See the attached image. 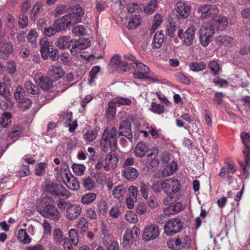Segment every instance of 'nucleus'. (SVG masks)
<instances>
[{
	"label": "nucleus",
	"mask_w": 250,
	"mask_h": 250,
	"mask_svg": "<svg viewBox=\"0 0 250 250\" xmlns=\"http://www.w3.org/2000/svg\"><path fill=\"white\" fill-rule=\"evenodd\" d=\"M75 43L73 44L72 47L70 50L72 54L76 53L78 49H84L90 46V42L88 39H83L79 41H75Z\"/></svg>",
	"instance_id": "4be33fe9"
},
{
	"label": "nucleus",
	"mask_w": 250,
	"mask_h": 250,
	"mask_svg": "<svg viewBox=\"0 0 250 250\" xmlns=\"http://www.w3.org/2000/svg\"><path fill=\"white\" fill-rule=\"evenodd\" d=\"M140 186L141 194L143 197L146 199L148 197V191L149 188V185L141 182Z\"/></svg>",
	"instance_id": "bf43d9fd"
},
{
	"label": "nucleus",
	"mask_w": 250,
	"mask_h": 250,
	"mask_svg": "<svg viewBox=\"0 0 250 250\" xmlns=\"http://www.w3.org/2000/svg\"><path fill=\"white\" fill-rule=\"evenodd\" d=\"M181 187V182L174 177L163 180V192L167 195L176 194L180 191Z\"/></svg>",
	"instance_id": "20e7f679"
},
{
	"label": "nucleus",
	"mask_w": 250,
	"mask_h": 250,
	"mask_svg": "<svg viewBox=\"0 0 250 250\" xmlns=\"http://www.w3.org/2000/svg\"><path fill=\"white\" fill-rule=\"evenodd\" d=\"M117 129L112 127L110 130L105 129L102 135L101 146L102 150L107 152L109 148L112 151H114L117 148Z\"/></svg>",
	"instance_id": "f03ea898"
},
{
	"label": "nucleus",
	"mask_w": 250,
	"mask_h": 250,
	"mask_svg": "<svg viewBox=\"0 0 250 250\" xmlns=\"http://www.w3.org/2000/svg\"><path fill=\"white\" fill-rule=\"evenodd\" d=\"M124 174L127 180L133 181L138 177V172L135 168L126 167L124 170Z\"/></svg>",
	"instance_id": "cd10ccee"
},
{
	"label": "nucleus",
	"mask_w": 250,
	"mask_h": 250,
	"mask_svg": "<svg viewBox=\"0 0 250 250\" xmlns=\"http://www.w3.org/2000/svg\"><path fill=\"white\" fill-rule=\"evenodd\" d=\"M69 236L71 242L74 246H77L79 242L78 235L75 229H71L69 231Z\"/></svg>",
	"instance_id": "5fc2aeb1"
},
{
	"label": "nucleus",
	"mask_w": 250,
	"mask_h": 250,
	"mask_svg": "<svg viewBox=\"0 0 250 250\" xmlns=\"http://www.w3.org/2000/svg\"><path fill=\"white\" fill-rule=\"evenodd\" d=\"M84 13V9L76 5L72 8L71 13L63 16L55 21L61 31L65 30L68 27L81 22Z\"/></svg>",
	"instance_id": "f257e3e1"
},
{
	"label": "nucleus",
	"mask_w": 250,
	"mask_h": 250,
	"mask_svg": "<svg viewBox=\"0 0 250 250\" xmlns=\"http://www.w3.org/2000/svg\"><path fill=\"white\" fill-rule=\"evenodd\" d=\"M45 191L54 196L64 200L69 197V192L61 184L51 183L45 187Z\"/></svg>",
	"instance_id": "39448f33"
},
{
	"label": "nucleus",
	"mask_w": 250,
	"mask_h": 250,
	"mask_svg": "<svg viewBox=\"0 0 250 250\" xmlns=\"http://www.w3.org/2000/svg\"><path fill=\"white\" fill-rule=\"evenodd\" d=\"M208 67L211 69L214 75L217 74L220 70L218 62L215 61H210L208 64Z\"/></svg>",
	"instance_id": "13d9d810"
},
{
	"label": "nucleus",
	"mask_w": 250,
	"mask_h": 250,
	"mask_svg": "<svg viewBox=\"0 0 250 250\" xmlns=\"http://www.w3.org/2000/svg\"><path fill=\"white\" fill-rule=\"evenodd\" d=\"M233 39L227 36H220L216 38L217 43L221 45L222 44H227L231 43Z\"/></svg>",
	"instance_id": "a18cd8bd"
},
{
	"label": "nucleus",
	"mask_w": 250,
	"mask_h": 250,
	"mask_svg": "<svg viewBox=\"0 0 250 250\" xmlns=\"http://www.w3.org/2000/svg\"><path fill=\"white\" fill-rule=\"evenodd\" d=\"M96 130H88L84 135V138L86 142H92L96 139L97 136Z\"/></svg>",
	"instance_id": "49530a36"
},
{
	"label": "nucleus",
	"mask_w": 250,
	"mask_h": 250,
	"mask_svg": "<svg viewBox=\"0 0 250 250\" xmlns=\"http://www.w3.org/2000/svg\"><path fill=\"white\" fill-rule=\"evenodd\" d=\"M125 193V188L122 186L116 187L113 191V194L115 198L119 199Z\"/></svg>",
	"instance_id": "37998d69"
},
{
	"label": "nucleus",
	"mask_w": 250,
	"mask_h": 250,
	"mask_svg": "<svg viewBox=\"0 0 250 250\" xmlns=\"http://www.w3.org/2000/svg\"><path fill=\"white\" fill-rule=\"evenodd\" d=\"M125 218L128 222L132 223H135L138 221L137 215L132 211H128L126 213Z\"/></svg>",
	"instance_id": "0e129e2a"
},
{
	"label": "nucleus",
	"mask_w": 250,
	"mask_h": 250,
	"mask_svg": "<svg viewBox=\"0 0 250 250\" xmlns=\"http://www.w3.org/2000/svg\"><path fill=\"white\" fill-rule=\"evenodd\" d=\"M241 137L245 146V148L243 150L245 161H246L247 165L249 166L250 164V146L249 145L250 142V133L242 132Z\"/></svg>",
	"instance_id": "2eb2a0df"
},
{
	"label": "nucleus",
	"mask_w": 250,
	"mask_h": 250,
	"mask_svg": "<svg viewBox=\"0 0 250 250\" xmlns=\"http://www.w3.org/2000/svg\"><path fill=\"white\" fill-rule=\"evenodd\" d=\"M121 61V56L119 55H116L112 57L109 64L116 66L117 69Z\"/></svg>",
	"instance_id": "69168bd1"
},
{
	"label": "nucleus",
	"mask_w": 250,
	"mask_h": 250,
	"mask_svg": "<svg viewBox=\"0 0 250 250\" xmlns=\"http://www.w3.org/2000/svg\"><path fill=\"white\" fill-rule=\"evenodd\" d=\"M42 6V4L40 2H37L34 5L30 13V17L32 20L34 21L37 19L39 14L41 12Z\"/></svg>",
	"instance_id": "e433bc0d"
},
{
	"label": "nucleus",
	"mask_w": 250,
	"mask_h": 250,
	"mask_svg": "<svg viewBox=\"0 0 250 250\" xmlns=\"http://www.w3.org/2000/svg\"><path fill=\"white\" fill-rule=\"evenodd\" d=\"M11 114L8 112L2 114L0 118V125L4 128L7 127L11 122Z\"/></svg>",
	"instance_id": "58836bf2"
},
{
	"label": "nucleus",
	"mask_w": 250,
	"mask_h": 250,
	"mask_svg": "<svg viewBox=\"0 0 250 250\" xmlns=\"http://www.w3.org/2000/svg\"><path fill=\"white\" fill-rule=\"evenodd\" d=\"M206 64L202 62H192L189 65L190 69L193 71H199L204 70Z\"/></svg>",
	"instance_id": "8fccbe9b"
},
{
	"label": "nucleus",
	"mask_w": 250,
	"mask_h": 250,
	"mask_svg": "<svg viewBox=\"0 0 250 250\" xmlns=\"http://www.w3.org/2000/svg\"><path fill=\"white\" fill-rule=\"evenodd\" d=\"M28 23V19L27 16L24 14H21L19 17V25L21 28L23 29L25 27Z\"/></svg>",
	"instance_id": "680f3d73"
},
{
	"label": "nucleus",
	"mask_w": 250,
	"mask_h": 250,
	"mask_svg": "<svg viewBox=\"0 0 250 250\" xmlns=\"http://www.w3.org/2000/svg\"><path fill=\"white\" fill-rule=\"evenodd\" d=\"M6 67L8 73L11 75L16 71V65L13 61H9L7 62Z\"/></svg>",
	"instance_id": "e2e57ef3"
},
{
	"label": "nucleus",
	"mask_w": 250,
	"mask_h": 250,
	"mask_svg": "<svg viewBox=\"0 0 250 250\" xmlns=\"http://www.w3.org/2000/svg\"><path fill=\"white\" fill-rule=\"evenodd\" d=\"M18 239L19 241L23 244H28L31 242L30 238L25 229H21L19 230Z\"/></svg>",
	"instance_id": "2f4dec72"
},
{
	"label": "nucleus",
	"mask_w": 250,
	"mask_h": 250,
	"mask_svg": "<svg viewBox=\"0 0 250 250\" xmlns=\"http://www.w3.org/2000/svg\"><path fill=\"white\" fill-rule=\"evenodd\" d=\"M72 169L74 173L80 176L83 174L85 168L83 165L74 164Z\"/></svg>",
	"instance_id": "3c124183"
},
{
	"label": "nucleus",
	"mask_w": 250,
	"mask_h": 250,
	"mask_svg": "<svg viewBox=\"0 0 250 250\" xmlns=\"http://www.w3.org/2000/svg\"><path fill=\"white\" fill-rule=\"evenodd\" d=\"M58 25L55 21L48 28H44L43 30L44 34L46 36L50 37L54 35L56 33L61 31Z\"/></svg>",
	"instance_id": "c756f323"
},
{
	"label": "nucleus",
	"mask_w": 250,
	"mask_h": 250,
	"mask_svg": "<svg viewBox=\"0 0 250 250\" xmlns=\"http://www.w3.org/2000/svg\"><path fill=\"white\" fill-rule=\"evenodd\" d=\"M119 136H124L130 141H132V135L131 130V124L129 120H125L120 123Z\"/></svg>",
	"instance_id": "a211bd4d"
},
{
	"label": "nucleus",
	"mask_w": 250,
	"mask_h": 250,
	"mask_svg": "<svg viewBox=\"0 0 250 250\" xmlns=\"http://www.w3.org/2000/svg\"><path fill=\"white\" fill-rule=\"evenodd\" d=\"M66 187L72 190H77L80 188V183L78 179L73 176H70L64 182Z\"/></svg>",
	"instance_id": "bb28decb"
},
{
	"label": "nucleus",
	"mask_w": 250,
	"mask_h": 250,
	"mask_svg": "<svg viewBox=\"0 0 250 250\" xmlns=\"http://www.w3.org/2000/svg\"><path fill=\"white\" fill-rule=\"evenodd\" d=\"M72 33L74 37H80L86 35L85 28L81 25H78L72 29Z\"/></svg>",
	"instance_id": "4c0bfd02"
},
{
	"label": "nucleus",
	"mask_w": 250,
	"mask_h": 250,
	"mask_svg": "<svg viewBox=\"0 0 250 250\" xmlns=\"http://www.w3.org/2000/svg\"><path fill=\"white\" fill-rule=\"evenodd\" d=\"M177 29V26L173 23L169 22L166 26L167 35L170 37H173L174 33Z\"/></svg>",
	"instance_id": "603ef678"
},
{
	"label": "nucleus",
	"mask_w": 250,
	"mask_h": 250,
	"mask_svg": "<svg viewBox=\"0 0 250 250\" xmlns=\"http://www.w3.org/2000/svg\"><path fill=\"white\" fill-rule=\"evenodd\" d=\"M66 6L65 5L61 4L57 5L53 11V14L55 17H57L64 13L66 12Z\"/></svg>",
	"instance_id": "4d7b16f0"
},
{
	"label": "nucleus",
	"mask_w": 250,
	"mask_h": 250,
	"mask_svg": "<svg viewBox=\"0 0 250 250\" xmlns=\"http://www.w3.org/2000/svg\"><path fill=\"white\" fill-rule=\"evenodd\" d=\"M162 21V17L160 14H157L155 16L153 24L151 29V33L154 32L158 28Z\"/></svg>",
	"instance_id": "6e6d98bb"
},
{
	"label": "nucleus",
	"mask_w": 250,
	"mask_h": 250,
	"mask_svg": "<svg viewBox=\"0 0 250 250\" xmlns=\"http://www.w3.org/2000/svg\"><path fill=\"white\" fill-rule=\"evenodd\" d=\"M38 37V34L34 30L30 31L27 35V39L29 42H30L33 46L36 45L37 44V38Z\"/></svg>",
	"instance_id": "09e8293b"
},
{
	"label": "nucleus",
	"mask_w": 250,
	"mask_h": 250,
	"mask_svg": "<svg viewBox=\"0 0 250 250\" xmlns=\"http://www.w3.org/2000/svg\"><path fill=\"white\" fill-rule=\"evenodd\" d=\"M140 234V230L136 226L133 227L131 229H126L123 237V244L124 247L127 248L137 239Z\"/></svg>",
	"instance_id": "1a4fd4ad"
},
{
	"label": "nucleus",
	"mask_w": 250,
	"mask_h": 250,
	"mask_svg": "<svg viewBox=\"0 0 250 250\" xmlns=\"http://www.w3.org/2000/svg\"><path fill=\"white\" fill-rule=\"evenodd\" d=\"M78 227L81 229V232L84 233L87 231V221L84 217H82L78 223Z\"/></svg>",
	"instance_id": "052dcab7"
},
{
	"label": "nucleus",
	"mask_w": 250,
	"mask_h": 250,
	"mask_svg": "<svg viewBox=\"0 0 250 250\" xmlns=\"http://www.w3.org/2000/svg\"><path fill=\"white\" fill-rule=\"evenodd\" d=\"M164 43V35L161 32L156 34L153 38L152 45L153 48H160Z\"/></svg>",
	"instance_id": "473e14b6"
},
{
	"label": "nucleus",
	"mask_w": 250,
	"mask_h": 250,
	"mask_svg": "<svg viewBox=\"0 0 250 250\" xmlns=\"http://www.w3.org/2000/svg\"><path fill=\"white\" fill-rule=\"evenodd\" d=\"M118 161L119 159L113 151L110 152L105 155L104 160V169L110 170L115 168L117 166Z\"/></svg>",
	"instance_id": "f3484780"
},
{
	"label": "nucleus",
	"mask_w": 250,
	"mask_h": 250,
	"mask_svg": "<svg viewBox=\"0 0 250 250\" xmlns=\"http://www.w3.org/2000/svg\"><path fill=\"white\" fill-rule=\"evenodd\" d=\"M190 5L183 2H178L175 6V9L176 15L179 19H186L190 14Z\"/></svg>",
	"instance_id": "4468645a"
},
{
	"label": "nucleus",
	"mask_w": 250,
	"mask_h": 250,
	"mask_svg": "<svg viewBox=\"0 0 250 250\" xmlns=\"http://www.w3.org/2000/svg\"><path fill=\"white\" fill-rule=\"evenodd\" d=\"M183 229L180 219L174 218L166 223L165 225V232L168 235H173L180 232Z\"/></svg>",
	"instance_id": "6e6552de"
},
{
	"label": "nucleus",
	"mask_w": 250,
	"mask_h": 250,
	"mask_svg": "<svg viewBox=\"0 0 250 250\" xmlns=\"http://www.w3.org/2000/svg\"><path fill=\"white\" fill-rule=\"evenodd\" d=\"M198 11L201 13L200 19L205 20L210 18H214L218 13L217 7L215 5L202 4L199 6Z\"/></svg>",
	"instance_id": "0eeeda50"
},
{
	"label": "nucleus",
	"mask_w": 250,
	"mask_h": 250,
	"mask_svg": "<svg viewBox=\"0 0 250 250\" xmlns=\"http://www.w3.org/2000/svg\"><path fill=\"white\" fill-rule=\"evenodd\" d=\"M151 110L156 113L161 114L164 111V107L155 103H152L151 104Z\"/></svg>",
	"instance_id": "774afa93"
},
{
	"label": "nucleus",
	"mask_w": 250,
	"mask_h": 250,
	"mask_svg": "<svg viewBox=\"0 0 250 250\" xmlns=\"http://www.w3.org/2000/svg\"><path fill=\"white\" fill-rule=\"evenodd\" d=\"M0 100V107L3 110H10L14 106V103L12 101V98H4Z\"/></svg>",
	"instance_id": "f704fd0d"
},
{
	"label": "nucleus",
	"mask_w": 250,
	"mask_h": 250,
	"mask_svg": "<svg viewBox=\"0 0 250 250\" xmlns=\"http://www.w3.org/2000/svg\"><path fill=\"white\" fill-rule=\"evenodd\" d=\"M39 86L44 90H48L53 86V82L46 77H40L36 80Z\"/></svg>",
	"instance_id": "b1692460"
},
{
	"label": "nucleus",
	"mask_w": 250,
	"mask_h": 250,
	"mask_svg": "<svg viewBox=\"0 0 250 250\" xmlns=\"http://www.w3.org/2000/svg\"><path fill=\"white\" fill-rule=\"evenodd\" d=\"M160 233L159 227L155 224H150L144 229L143 239L145 241H149L157 238Z\"/></svg>",
	"instance_id": "f8f14e48"
},
{
	"label": "nucleus",
	"mask_w": 250,
	"mask_h": 250,
	"mask_svg": "<svg viewBox=\"0 0 250 250\" xmlns=\"http://www.w3.org/2000/svg\"><path fill=\"white\" fill-rule=\"evenodd\" d=\"M24 87L27 92L31 94H40V89L38 86L32 83L30 81H27L24 83Z\"/></svg>",
	"instance_id": "7c9ffc66"
},
{
	"label": "nucleus",
	"mask_w": 250,
	"mask_h": 250,
	"mask_svg": "<svg viewBox=\"0 0 250 250\" xmlns=\"http://www.w3.org/2000/svg\"><path fill=\"white\" fill-rule=\"evenodd\" d=\"M153 150H151V152ZM150 150H148L147 146L143 142H139L135 148V154L136 156L143 158L147 153H150Z\"/></svg>",
	"instance_id": "5701e85b"
},
{
	"label": "nucleus",
	"mask_w": 250,
	"mask_h": 250,
	"mask_svg": "<svg viewBox=\"0 0 250 250\" xmlns=\"http://www.w3.org/2000/svg\"><path fill=\"white\" fill-rule=\"evenodd\" d=\"M0 95L4 98H12L9 88L4 83L0 82Z\"/></svg>",
	"instance_id": "79ce46f5"
},
{
	"label": "nucleus",
	"mask_w": 250,
	"mask_h": 250,
	"mask_svg": "<svg viewBox=\"0 0 250 250\" xmlns=\"http://www.w3.org/2000/svg\"><path fill=\"white\" fill-rule=\"evenodd\" d=\"M19 103L20 104V106L22 109L26 110L31 106L32 102L30 99L23 97L21 99Z\"/></svg>",
	"instance_id": "864d4df0"
},
{
	"label": "nucleus",
	"mask_w": 250,
	"mask_h": 250,
	"mask_svg": "<svg viewBox=\"0 0 250 250\" xmlns=\"http://www.w3.org/2000/svg\"><path fill=\"white\" fill-rule=\"evenodd\" d=\"M206 23L214 33L218 30H223L228 26L229 23L227 19L221 16H216L210 22Z\"/></svg>",
	"instance_id": "9b49d317"
},
{
	"label": "nucleus",
	"mask_w": 250,
	"mask_h": 250,
	"mask_svg": "<svg viewBox=\"0 0 250 250\" xmlns=\"http://www.w3.org/2000/svg\"><path fill=\"white\" fill-rule=\"evenodd\" d=\"M63 120L65 125L69 127V131L70 132L74 131L77 126V122L76 120L72 121V113L71 112L68 113L63 117Z\"/></svg>",
	"instance_id": "a878e982"
},
{
	"label": "nucleus",
	"mask_w": 250,
	"mask_h": 250,
	"mask_svg": "<svg viewBox=\"0 0 250 250\" xmlns=\"http://www.w3.org/2000/svg\"><path fill=\"white\" fill-rule=\"evenodd\" d=\"M66 216L69 220H75L82 212L81 208L76 205L69 204L66 209Z\"/></svg>",
	"instance_id": "6ab92c4d"
},
{
	"label": "nucleus",
	"mask_w": 250,
	"mask_h": 250,
	"mask_svg": "<svg viewBox=\"0 0 250 250\" xmlns=\"http://www.w3.org/2000/svg\"><path fill=\"white\" fill-rule=\"evenodd\" d=\"M74 40L70 39L69 36H62L60 37L56 42V45L58 48L66 49L70 47Z\"/></svg>",
	"instance_id": "412c9836"
},
{
	"label": "nucleus",
	"mask_w": 250,
	"mask_h": 250,
	"mask_svg": "<svg viewBox=\"0 0 250 250\" xmlns=\"http://www.w3.org/2000/svg\"><path fill=\"white\" fill-rule=\"evenodd\" d=\"M158 154V149L154 148L150 153H147V156L142 159V164L146 165L149 168L157 167L159 166V160L158 158H155V156Z\"/></svg>",
	"instance_id": "ddd939ff"
},
{
	"label": "nucleus",
	"mask_w": 250,
	"mask_h": 250,
	"mask_svg": "<svg viewBox=\"0 0 250 250\" xmlns=\"http://www.w3.org/2000/svg\"><path fill=\"white\" fill-rule=\"evenodd\" d=\"M22 131V127L19 125L13 126L9 133L8 136L11 139H13L19 136Z\"/></svg>",
	"instance_id": "c03bdc74"
},
{
	"label": "nucleus",
	"mask_w": 250,
	"mask_h": 250,
	"mask_svg": "<svg viewBox=\"0 0 250 250\" xmlns=\"http://www.w3.org/2000/svg\"><path fill=\"white\" fill-rule=\"evenodd\" d=\"M56 177L60 181H62L63 183L71 176L67 165L63 163L60 167L56 168Z\"/></svg>",
	"instance_id": "dca6fc26"
},
{
	"label": "nucleus",
	"mask_w": 250,
	"mask_h": 250,
	"mask_svg": "<svg viewBox=\"0 0 250 250\" xmlns=\"http://www.w3.org/2000/svg\"><path fill=\"white\" fill-rule=\"evenodd\" d=\"M49 71L50 73L52 78L54 79L56 81L60 79L63 75L62 69L59 66L54 65L50 66Z\"/></svg>",
	"instance_id": "c85d7f7f"
},
{
	"label": "nucleus",
	"mask_w": 250,
	"mask_h": 250,
	"mask_svg": "<svg viewBox=\"0 0 250 250\" xmlns=\"http://www.w3.org/2000/svg\"><path fill=\"white\" fill-rule=\"evenodd\" d=\"M158 7V0H151L144 8V11L147 14H152Z\"/></svg>",
	"instance_id": "c9c22d12"
},
{
	"label": "nucleus",
	"mask_w": 250,
	"mask_h": 250,
	"mask_svg": "<svg viewBox=\"0 0 250 250\" xmlns=\"http://www.w3.org/2000/svg\"><path fill=\"white\" fill-rule=\"evenodd\" d=\"M214 33L212 29L204 22L199 31L200 42L202 45L204 47L208 46L212 41Z\"/></svg>",
	"instance_id": "423d86ee"
},
{
	"label": "nucleus",
	"mask_w": 250,
	"mask_h": 250,
	"mask_svg": "<svg viewBox=\"0 0 250 250\" xmlns=\"http://www.w3.org/2000/svg\"><path fill=\"white\" fill-rule=\"evenodd\" d=\"M42 202L45 204L43 209L40 210V213L46 218H50L54 220L59 219L60 213L53 204L54 200L51 197L45 196L42 198Z\"/></svg>",
	"instance_id": "7ed1b4c3"
},
{
	"label": "nucleus",
	"mask_w": 250,
	"mask_h": 250,
	"mask_svg": "<svg viewBox=\"0 0 250 250\" xmlns=\"http://www.w3.org/2000/svg\"><path fill=\"white\" fill-rule=\"evenodd\" d=\"M140 19V16H135L128 21L127 25L128 28L132 29L137 27L141 23Z\"/></svg>",
	"instance_id": "de8ad7c7"
},
{
	"label": "nucleus",
	"mask_w": 250,
	"mask_h": 250,
	"mask_svg": "<svg viewBox=\"0 0 250 250\" xmlns=\"http://www.w3.org/2000/svg\"><path fill=\"white\" fill-rule=\"evenodd\" d=\"M196 28L193 26L189 27L186 31L183 33L182 30H179L178 37L182 40L183 43L187 46L190 45L195 38Z\"/></svg>",
	"instance_id": "9d476101"
},
{
	"label": "nucleus",
	"mask_w": 250,
	"mask_h": 250,
	"mask_svg": "<svg viewBox=\"0 0 250 250\" xmlns=\"http://www.w3.org/2000/svg\"><path fill=\"white\" fill-rule=\"evenodd\" d=\"M12 45L9 42L1 43L0 46V58L6 60L12 52Z\"/></svg>",
	"instance_id": "393cba45"
},
{
	"label": "nucleus",
	"mask_w": 250,
	"mask_h": 250,
	"mask_svg": "<svg viewBox=\"0 0 250 250\" xmlns=\"http://www.w3.org/2000/svg\"><path fill=\"white\" fill-rule=\"evenodd\" d=\"M130 65L136 71L145 73H148L150 72V69L147 66L140 62L139 61L136 62L135 63H130Z\"/></svg>",
	"instance_id": "72a5a7b5"
},
{
	"label": "nucleus",
	"mask_w": 250,
	"mask_h": 250,
	"mask_svg": "<svg viewBox=\"0 0 250 250\" xmlns=\"http://www.w3.org/2000/svg\"><path fill=\"white\" fill-rule=\"evenodd\" d=\"M83 185L87 190L93 189L95 186V177H88L84 178L83 181Z\"/></svg>",
	"instance_id": "ea45409f"
},
{
	"label": "nucleus",
	"mask_w": 250,
	"mask_h": 250,
	"mask_svg": "<svg viewBox=\"0 0 250 250\" xmlns=\"http://www.w3.org/2000/svg\"><path fill=\"white\" fill-rule=\"evenodd\" d=\"M41 46L40 51L42 58L44 60L48 58L49 53L52 51L53 47L51 45V43L49 42L48 39L46 38H43L41 39L40 42Z\"/></svg>",
	"instance_id": "aec40b11"
},
{
	"label": "nucleus",
	"mask_w": 250,
	"mask_h": 250,
	"mask_svg": "<svg viewBox=\"0 0 250 250\" xmlns=\"http://www.w3.org/2000/svg\"><path fill=\"white\" fill-rule=\"evenodd\" d=\"M175 76L177 79L181 83L187 85H189L190 84L189 80L183 74L181 73H178L176 74Z\"/></svg>",
	"instance_id": "338daca9"
},
{
	"label": "nucleus",
	"mask_w": 250,
	"mask_h": 250,
	"mask_svg": "<svg viewBox=\"0 0 250 250\" xmlns=\"http://www.w3.org/2000/svg\"><path fill=\"white\" fill-rule=\"evenodd\" d=\"M97 195L94 193H87L81 198V202L84 204H89L93 202L96 199Z\"/></svg>",
	"instance_id": "a19ab883"
}]
</instances>
